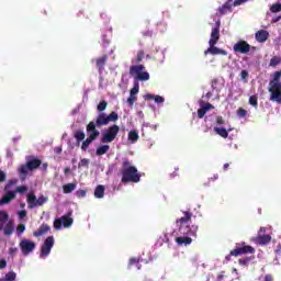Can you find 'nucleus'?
I'll return each instance as SVG.
<instances>
[{"mask_svg":"<svg viewBox=\"0 0 281 281\" xmlns=\"http://www.w3.org/2000/svg\"><path fill=\"white\" fill-rule=\"evenodd\" d=\"M154 100H155V102H156L157 104H164V102H165V99H164V97H161V95H155V97H154Z\"/></svg>","mask_w":281,"mask_h":281,"instance_id":"nucleus-48","label":"nucleus"},{"mask_svg":"<svg viewBox=\"0 0 281 281\" xmlns=\"http://www.w3.org/2000/svg\"><path fill=\"white\" fill-rule=\"evenodd\" d=\"M75 139H77L78 143L82 142V139H85L86 135H85V132L78 130L75 132V135H74Z\"/></svg>","mask_w":281,"mask_h":281,"instance_id":"nucleus-36","label":"nucleus"},{"mask_svg":"<svg viewBox=\"0 0 281 281\" xmlns=\"http://www.w3.org/2000/svg\"><path fill=\"white\" fill-rule=\"evenodd\" d=\"M16 232L18 234H23V232H25V224L18 225Z\"/></svg>","mask_w":281,"mask_h":281,"instance_id":"nucleus-50","label":"nucleus"},{"mask_svg":"<svg viewBox=\"0 0 281 281\" xmlns=\"http://www.w3.org/2000/svg\"><path fill=\"white\" fill-rule=\"evenodd\" d=\"M106 106H109V102L106 101H100L99 104L97 105V111H99V113H104L103 111H106Z\"/></svg>","mask_w":281,"mask_h":281,"instance_id":"nucleus-34","label":"nucleus"},{"mask_svg":"<svg viewBox=\"0 0 281 281\" xmlns=\"http://www.w3.org/2000/svg\"><path fill=\"white\" fill-rule=\"evenodd\" d=\"M135 102H137V95L130 94V97L127 98L128 106H133V104H135Z\"/></svg>","mask_w":281,"mask_h":281,"instance_id":"nucleus-41","label":"nucleus"},{"mask_svg":"<svg viewBox=\"0 0 281 281\" xmlns=\"http://www.w3.org/2000/svg\"><path fill=\"white\" fill-rule=\"evenodd\" d=\"M249 104H251V106H255V109H258V97L251 95L249 98Z\"/></svg>","mask_w":281,"mask_h":281,"instance_id":"nucleus-40","label":"nucleus"},{"mask_svg":"<svg viewBox=\"0 0 281 281\" xmlns=\"http://www.w3.org/2000/svg\"><path fill=\"white\" fill-rule=\"evenodd\" d=\"M76 195L78 196V199H85V196H87V191L85 190H78L76 192Z\"/></svg>","mask_w":281,"mask_h":281,"instance_id":"nucleus-47","label":"nucleus"},{"mask_svg":"<svg viewBox=\"0 0 281 281\" xmlns=\"http://www.w3.org/2000/svg\"><path fill=\"white\" fill-rule=\"evenodd\" d=\"M281 64V58L278 57V56H273L271 59H270V64L269 66L270 67H278V65Z\"/></svg>","mask_w":281,"mask_h":281,"instance_id":"nucleus-38","label":"nucleus"},{"mask_svg":"<svg viewBox=\"0 0 281 281\" xmlns=\"http://www.w3.org/2000/svg\"><path fill=\"white\" fill-rule=\"evenodd\" d=\"M139 93V83H136L130 91V95H136Z\"/></svg>","mask_w":281,"mask_h":281,"instance_id":"nucleus-42","label":"nucleus"},{"mask_svg":"<svg viewBox=\"0 0 281 281\" xmlns=\"http://www.w3.org/2000/svg\"><path fill=\"white\" fill-rule=\"evenodd\" d=\"M95 138H92L91 136H88V138L82 143L81 150H87L89 148V145L94 142Z\"/></svg>","mask_w":281,"mask_h":281,"instance_id":"nucleus-37","label":"nucleus"},{"mask_svg":"<svg viewBox=\"0 0 281 281\" xmlns=\"http://www.w3.org/2000/svg\"><path fill=\"white\" fill-rule=\"evenodd\" d=\"M79 168H89V159L83 158L79 162Z\"/></svg>","mask_w":281,"mask_h":281,"instance_id":"nucleus-43","label":"nucleus"},{"mask_svg":"<svg viewBox=\"0 0 281 281\" xmlns=\"http://www.w3.org/2000/svg\"><path fill=\"white\" fill-rule=\"evenodd\" d=\"M278 21H281V15H278L272 19V23H278Z\"/></svg>","mask_w":281,"mask_h":281,"instance_id":"nucleus-63","label":"nucleus"},{"mask_svg":"<svg viewBox=\"0 0 281 281\" xmlns=\"http://www.w3.org/2000/svg\"><path fill=\"white\" fill-rule=\"evenodd\" d=\"M2 229H3L4 236H12L14 234V225L11 222L7 223Z\"/></svg>","mask_w":281,"mask_h":281,"instance_id":"nucleus-24","label":"nucleus"},{"mask_svg":"<svg viewBox=\"0 0 281 281\" xmlns=\"http://www.w3.org/2000/svg\"><path fill=\"white\" fill-rule=\"evenodd\" d=\"M43 161L38 158H33L31 160H27L25 165H22L19 169L20 175L25 179L27 177L29 170H36L37 168H41V165Z\"/></svg>","mask_w":281,"mask_h":281,"instance_id":"nucleus-8","label":"nucleus"},{"mask_svg":"<svg viewBox=\"0 0 281 281\" xmlns=\"http://www.w3.org/2000/svg\"><path fill=\"white\" fill-rule=\"evenodd\" d=\"M54 153H56V155H60V153H63V147H55Z\"/></svg>","mask_w":281,"mask_h":281,"instance_id":"nucleus-61","label":"nucleus"},{"mask_svg":"<svg viewBox=\"0 0 281 281\" xmlns=\"http://www.w3.org/2000/svg\"><path fill=\"white\" fill-rule=\"evenodd\" d=\"M216 85H218V79H213L211 87L214 91H217V93H218L221 90L218 89V87Z\"/></svg>","mask_w":281,"mask_h":281,"instance_id":"nucleus-45","label":"nucleus"},{"mask_svg":"<svg viewBox=\"0 0 281 281\" xmlns=\"http://www.w3.org/2000/svg\"><path fill=\"white\" fill-rule=\"evenodd\" d=\"M176 243L179 245H191L192 239L188 236H181L176 238Z\"/></svg>","mask_w":281,"mask_h":281,"instance_id":"nucleus-29","label":"nucleus"},{"mask_svg":"<svg viewBox=\"0 0 281 281\" xmlns=\"http://www.w3.org/2000/svg\"><path fill=\"white\" fill-rule=\"evenodd\" d=\"M19 254V248H9V255L10 256H16Z\"/></svg>","mask_w":281,"mask_h":281,"instance_id":"nucleus-52","label":"nucleus"},{"mask_svg":"<svg viewBox=\"0 0 281 281\" xmlns=\"http://www.w3.org/2000/svg\"><path fill=\"white\" fill-rule=\"evenodd\" d=\"M5 267H8V261H5V259H1L0 260V269H5Z\"/></svg>","mask_w":281,"mask_h":281,"instance_id":"nucleus-55","label":"nucleus"},{"mask_svg":"<svg viewBox=\"0 0 281 281\" xmlns=\"http://www.w3.org/2000/svg\"><path fill=\"white\" fill-rule=\"evenodd\" d=\"M245 254H256V248L245 245V243H236L235 249L231 250L229 255L225 257V260L229 261L232 260V256L238 258V256H245Z\"/></svg>","mask_w":281,"mask_h":281,"instance_id":"nucleus-3","label":"nucleus"},{"mask_svg":"<svg viewBox=\"0 0 281 281\" xmlns=\"http://www.w3.org/2000/svg\"><path fill=\"white\" fill-rule=\"evenodd\" d=\"M257 243L258 245H269V243H271V237L270 235H258Z\"/></svg>","mask_w":281,"mask_h":281,"instance_id":"nucleus-23","label":"nucleus"},{"mask_svg":"<svg viewBox=\"0 0 281 281\" xmlns=\"http://www.w3.org/2000/svg\"><path fill=\"white\" fill-rule=\"evenodd\" d=\"M220 40H221V22H216L215 27L212 29L209 45H216V43H218Z\"/></svg>","mask_w":281,"mask_h":281,"instance_id":"nucleus-15","label":"nucleus"},{"mask_svg":"<svg viewBox=\"0 0 281 281\" xmlns=\"http://www.w3.org/2000/svg\"><path fill=\"white\" fill-rule=\"evenodd\" d=\"M54 247V236H48L41 247V258H47L52 254V248Z\"/></svg>","mask_w":281,"mask_h":281,"instance_id":"nucleus-14","label":"nucleus"},{"mask_svg":"<svg viewBox=\"0 0 281 281\" xmlns=\"http://www.w3.org/2000/svg\"><path fill=\"white\" fill-rule=\"evenodd\" d=\"M276 254L277 256H281V245L277 247Z\"/></svg>","mask_w":281,"mask_h":281,"instance_id":"nucleus-64","label":"nucleus"},{"mask_svg":"<svg viewBox=\"0 0 281 281\" xmlns=\"http://www.w3.org/2000/svg\"><path fill=\"white\" fill-rule=\"evenodd\" d=\"M137 262H139V260H137V258H131L130 259V267H133V265H137Z\"/></svg>","mask_w":281,"mask_h":281,"instance_id":"nucleus-57","label":"nucleus"},{"mask_svg":"<svg viewBox=\"0 0 281 281\" xmlns=\"http://www.w3.org/2000/svg\"><path fill=\"white\" fill-rule=\"evenodd\" d=\"M14 186V180H9V182L4 187V192H7L2 199L0 200V205H8L10 201H14L16 199V192L14 191H8Z\"/></svg>","mask_w":281,"mask_h":281,"instance_id":"nucleus-10","label":"nucleus"},{"mask_svg":"<svg viewBox=\"0 0 281 281\" xmlns=\"http://www.w3.org/2000/svg\"><path fill=\"white\" fill-rule=\"evenodd\" d=\"M227 12H232V3H229V2H225V3L218 9V13L221 14V16H223L224 14H227Z\"/></svg>","mask_w":281,"mask_h":281,"instance_id":"nucleus-26","label":"nucleus"},{"mask_svg":"<svg viewBox=\"0 0 281 281\" xmlns=\"http://www.w3.org/2000/svg\"><path fill=\"white\" fill-rule=\"evenodd\" d=\"M110 149H111V146H109V145H101V146H99L97 148L95 155L98 157H102V155H106L108 150H110Z\"/></svg>","mask_w":281,"mask_h":281,"instance_id":"nucleus-25","label":"nucleus"},{"mask_svg":"<svg viewBox=\"0 0 281 281\" xmlns=\"http://www.w3.org/2000/svg\"><path fill=\"white\" fill-rule=\"evenodd\" d=\"M255 38L258 43H267L269 40V32L266 30H260L255 34Z\"/></svg>","mask_w":281,"mask_h":281,"instance_id":"nucleus-19","label":"nucleus"},{"mask_svg":"<svg viewBox=\"0 0 281 281\" xmlns=\"http://www.w3.org/2000/svg\"><path fill=\"white\" fill-rule=\"evenodd\" d=\"M270 12L272 14H277V12H281V3H274L270 7Z\"/></svg>","mask_w":281,"mask_h":281,"instance_id":"nucleus-39","label":"nucleus"},{"mask_svg":"<svg viewBox=\"0 0 281 281\" xmlns=\"http://www.w3.org/2000/svg\"><path fill=\"white\" fill-rule=\"evenodd\" d=\"M8 212L5 211H0V232L3 231V225H5V223H8Z\"/></svg>","mask_w":281,"mask_h":281,"instance_id":"nucleus-28","label":"nucleus"},{"mask_svg":"<svg viewBox=\"0 0 281 281\" xmlns=\"http://www.w3.org/2000/svg\"><path fill=\"white\" fill-rule=\"evenodd\" d=\"M14 192L15 194L16 192H19L20 194H23V192H27V187L25 186L18 187Z\"/></svg>","mask_w":281,"mask_h":281,"instance_id":"nucleus-46","label":"nucleus"},{"mask_svg":"<svg viewBox=\"0 0 281 281\" xmlns=\"http://www.w3.org/2000/svg\"><path fill=\"white\" fill-rule=\"evenodd\" d=\"M64 194H71L76 190V183H67L63 186Z\"/></svg>","mask_w":281,"mask_h":281,"instance_id":"nucleus-31","label":"nucleus"},{"mask_svg":"<svg viewBox=\"0 0 281 281\" xmlns=\"http://www.w3.org/2000/svg\"><path fill=\"white\" fill-rule=\"evenodd\" d=\"M121 175V181L123 183H139L142 180V173H139L137 167L133 166L128 159L123 160Z\"/></svg>","mask_w":281,"mask_h":281,"instance_id":"nucleus-2","label":"nucleus"},{"mask_svg":"<svg viewBox=\"0 0 281 281\" xmlns=\"http://www.w3.org/2000/svg\"><path fill=\"white\" fill-rule=\"evenodd\" d=\"M254 256H250V257H244V258H240L238 260V263L241 266V267H248L249 266V262H251V260H254Z\"/></svg>","mask_w":281,"mask_h":281,"instance_id":"nucleus-32","label":"nucleus"},{"mask_svg":"<svg viewBox=\"0 0 281 281\" xmlns=\"http://www.w3.org/2000/svg\"><path fill=\"white\" fill-rule=\"evenodd\" d=\"M18 216L19 218H25V216H27V211L25 210L19 211Z\"/></svg>","mask_w":281,"mask_h":281,"instance_id":"nucleus-51","label":"nucleus"},{"mask_svg":"<svg viewBox=\"0 0 281 281\" xmlns=\"http://www.w3.org/2000/svg\"><path fill=\"white\" fill-rule=\"evenodd\" d=\"M14 280H16V272L14 271L7 273L3 279H0V281H14Z\"/></svg>","mask_w":281,"mask_h":281,"instance_id":"nucleus-35","label":"nucleus"},{"mask_svg":"<svg viewBox=\"0 0 281 281\" xmlns=\"http://www.w3.org/2000/svg\"><path fill=\"white\" fill-rule=\"evenodd\" d=\"M74 225V218H71V212H68L67 214L63 215L59 218H56L54 221V228L55 229H63L64 227H71Z\"/></svg>","mask_w":281,"mask_h":281,"instance_id":"nucleus-9","label":"nucleus"},{"mask_svg":"<svg viewBox=\"0 0 281 281\" xmlns=\"http://www.w3.org/2000/svg\"><path fill=\"white\" fill-rule=\"evenodd\" d=\"M145 56H146V53L144 52V49L138 50L136 54L135 64L139 65V63L144 60Z\"/></svg>","mask_w":281,"mask_h":281,"instance_id":"nucleus-33","label":"nucleus"},{"mask_svg":"<svg viewBox=\"0 0 281 281\" xmlns=\"http://www.w3.org/2000/svg\"><path fill=\"white\" fill-rule=\"evenodd\" d=\"M265 281H273V276H271V274H266V276H265Z\"/></svg>","mask_w":281,"mask_h":281,"instance_id":"nucleus-62","label":"nucleus"},{"mask_svg":"<svg viewBox=\"0 0 281 281\" xmlns=\"http://www.w3.org/2000/svg\"><path fill=\"white\" fill-rule=\"evenodd\" d=\"M248 76H249V72L247 70H241L240 72L241 80H245V78H247Z\"/></svg>","mask_w":281,"mask_h":281,"instance_id":"nucleus-56","label":"nucleus"},{"mask_svg":"<svg viewBox=\"0 0 281 281\" xmlns=\"http://www.w3.org/2000/svg\"><path fill=\"white\" fill-rule=\"evenodd\" d=\"M106 60H109V55H103L95 59V65H97V69L99 70V74H102L106 65Z\"/></svg>","mask_w":281,"mask_h":281,"instance_id":"nucleus-20","label":"nucleus"},{"mask_svg":"<svg viewBox=\"0 0 281 281\" xmlns=\"http://www.w3.org/2000/svg\"><path fill=\"white\" fill-rule=\"evenodd\" d=\"M200 106L201 109L198 110L199 120H203L207 111H212L214 109V105H212L211 103H205L203 101H200Z\"/></svg>","mask_w":281,"mask_h":281,"instance_id":"nucleus-17","label":"nucleus"},{"mask_svg":"<svg viewBox=\"0 0 281 281\" xmlns=\"http://www.w3.org/2000/svg\"><path fill=\"white\" fill-rule=\"evenodd\" d=\"M95 126H98L95 122L91 121L86 128L89 137H92L93 139H98V137H100V131H98Z\"/></svg>","mask_w":281,"mask_h":281,"instance_id":"nucleus-18","label":"nucleus"},{"mask_svg":"<svg viewBox=\"0 0 281 281\" xmlns=\"http://www.w3.org/2000/svg\"><path fill=\"white\" fill-rule=\"evenodd\" d=\"M104 186L99 184L95 189H94V196L95 199H104Z\"/></svg>","mask_w":281,"mask_h":281,"instance_id":"nucleus-27","label":"nucleus"},{"mask_svg":"<svg viewBox=\"0 0 281 281\" xmlns=\"http://www.w3.org/2000/svg\"><path fill=\"white\" fill-rule=\"evenodd\" d=\"M46 201L47 198H45L44 195H41L38 199H36L34 192H30L26 198L30 210H34V207H41V205H45Z\"/></svg>","mask_w":281,"mask_h":281,"instance_id":"nucleus-11","label":"nucleus"},{"mask_svg":"<svg viewBox=\"0 0 281 281\" xmlns=\"http://www.w3.org/2000/svg\"><path fill=\"white\" fill-rule=\"evenodd\" d=\"M145 100H155V94H145Z\"/></svg>","mask_w":281,"mask_h":281,"instance_id":"nucleus-60","label":"nucleus"},{"mask_svg":"<svg viewBox=\"0 0 281 281\" xmlns=\"http://www.w3.org/2000/svg\"><path fill=\"white\" fill-rule=\"evenodd\" d=\"M127 139L131 142V144H136V142L139 139V132H137V130L130 131Z\"/></svg>","mask_w":281,"mask_h":281,"instance_id":"nucleus-22","label":"nucleus"},{"mask_svg":"<svg viewBox=\"0 0 281 281\" xmlns=\"http://www.w3.org/2000/svg\"><path fill=\"white\" fill-rule=\"evenodd\" d=\"M268 91L270 93V100L272 102H278V104H281V82L269 81Z\"/></svg>","mask_w":281,"mask_h":281,"instance_id":"nucleus-7","label":"nucleus"},{"mask_svg":"<svg viewBox=\"0 0 281 281\" xmlns=\"http://www.w3.org/2000/svg\"><path fill=\"white\" fill-rule=\"evenodd\" d=\"M8 179V176L5 175V171L0 170V183H3Z\"/></svg>","mask_w":281,"mask_h":281,"instance_id":"nucleus-49","label":"nucleus"},{"mask_svg":"<svg viewBox=\"0 0 281 281\" xmlns=\"http://www.w3.org/2000/svg\"><path fill=\"white\" fill-rule=\"evenodd\" d=\"M233 52L235 54H249L251 52V45L245 40H240L233 46Z\"/></svg>","mask_w":281,"mask_h":281,"instance_id":"nucleus-13","label":"nucleus"},{"mask_svg":"<svg viewBox=\"0 0 281 281\" xmlns=\"http://www.w3.org/2000/svg\"><path fill=\"white\" fill-rule=\"evenodd\" d=\"M49 229H50L49 225H47V224H42V225L38 227V229L33 233V236H34L35 238H40V236H45V234H47V232H49Z\"/></svg>","mask_w":281,"mask_h":281,"instance_id":"nucleus-21","label":"nucleus"},{"mask_svg":"<svg viewBox=\"0 0 281 281\" xmlns=\"http://www.w3.org/2000/svg\"><path fill=\"white\" fill-rule=\"evenodd\" d=\"M237 115H238V117H247V110L239 108L237 110Z\"/></svg>","mask_w":281,"mask_h":281,"instance_id":"nucleus-44","label":"nucleus"},{"mask_svg":"<svg viewBox=\"0 0 281 281\" xmlns=\"http://www.w3.org/2000/svg\"><path fill=\"white\" fill-rule=\"evenodd\" d=\"M216 124H218L220 126L225 124V120L223 119V116H217L216 117Z\"/></svg>","mask_w":281,"mask_h":281,"instance_id":"nucleus-54","label":"nucleus"},{"mask_svg":"<svg viewBox=\"0 0 281 281\" xmlns=\"http://www.w3.org/2000/svg\"><path fill=\"white\" fill-rule=\"evenodd\" d=\"M130 75L136 76L135 80H139L140 82H146L150 80V74L146 71V66L138 64V65H132L130 67Z\"/></svg>","mask_w":281,"mask_h":281,"instance_id":"nucleus-4","label":"nucleus"},{"mask_svg":"<svg viewBox=\"0 0 281 281\" xmlns=\"http://www.w3.org/2000/svg\"><path fill=\"white\" fill-rule=\"evenodd\" d=\"M249 0H235L234 5H241V3H247Z\"/></svg>","mask_w":281,"mask_h":281,"instance_id":"nucleus-58","label":"nucleus"},{"mask_svg":"<svg viewBox=\"0 0 281 281\" xmlns=\"http://www.w3.org/2000/svg\"><path fill=\"white\" fill-rule=\"evenodd\" d=\"M267 232V228L261 227L258 232V236H265V233Z\"/></svg>","mask_w":281,"mask_h":281,"instance_id":"nucleus-59","label":"nucleus"},{"mask_svg":"<svg viewBox=\"0 0 281 281\" xmlns=\"http://www.w3.org/2000/svg\"><path fill=\"white\" fill-rule=\"evenodd\" d=\"M19 247L23 256H30V254L36 249V243L30 239H22L19 244Z\"/></svg>","mask_w":281,"mask_h":281,"instance_id":"nucleus-12","label":"nucleus"},{"mask_svg":"<svg viewBox=\"0 0 281 281\" xmlns=\"http://www.w3.org/2000/svg\"><path fill=\"white\" fill-rule=\"evenodd\" d=\"M225 278H227V276H225V271H222V272L217 276V281H223V280H225Z\"/></svg>","mask_w":281,"mask_h":281,"instance_id":"nucleus-53","label":"nucleus"},{"mask_svg":"<svg viewBox=\"0 0 281 281\" xmlns=\"http://www.w3.org/2000/svg\"><path fill=\"white\" fill-rule=\"evenodd\" d=\"M209 45L210 47L206 50H204V56H207V54H211L212 56H227V50L216 47V44Z\"/></svg>","mask_w":281,"mask_h":281,"instance_id":"nucleus-16","label":"nucleus"},{"mask_svg":"<svg viewBox=\"0 0 281 281\" xmlns=\"http://www.w3.org/2000/svg\"><path fill=\"white\" fill-rule=\"evenodd\" d=\"M183 216L176 221L179 227V234L182 236H194L196 237V233L199 232V226L192 225V212L184 211L182 212ZM191 225V226H190Z\"/></svg>","mask_w":281,"mask_h":281,"instance_id":"nucleus-1","label":"nucleus"},{"mask_svg":"<svg viewBox=\"0 0 281 281\" xmlns=\"http://www.w3.org/2000/svg\"><path fill=\"white\" fill-rule=\"evenodd\" d=\"M120 120V115H117V112H111L110 114H106L104 112L99 113L97 116L95 123L98 128L101 126H109L111 122H117Z\"/></svg>","mask_w":281,"mask_h":281,"instance_id":"nucleus-5","label":"nucleus"},{"mask_svg":"<svg viewBox=\"0 0 281 281\" xmlns=\"http://www.w3.org/2000/svg\"><path fill=\"white\" fill-rule=\"evenodd\" d=\"M214 131L220 137H223L224 139H227L229 137V133L224 127H214Z\"/></svg>","mask_w":281,"mask_h":281,"instance_id":"nucleus-30","label":"nucleus"},{"mask_svg":"<svg viewBox=\"0 0 281 281\" xmlns=\"http://www.w3.org/2000/svg\"><path fill=\"white\" fill-rule=\"evenodd\" d=\"M120 134V125H111L102 133L101 144H111L115 142V137Z\"/></svg>","mask_w":281,"mask_h":281,"instance_id":"nucleus-6","label":"nucleus"}]
</instances>
